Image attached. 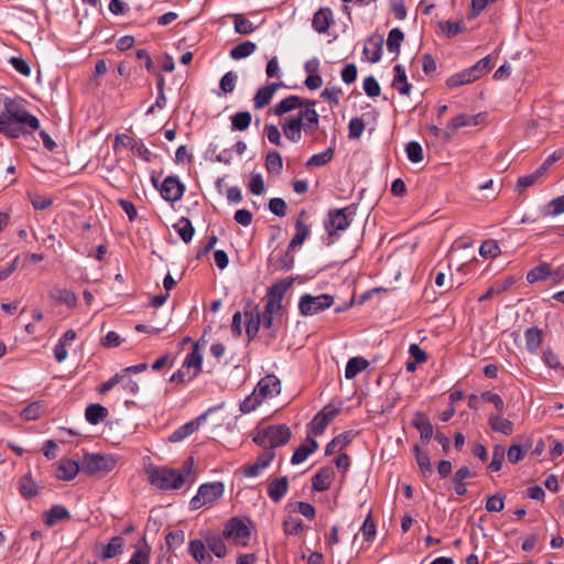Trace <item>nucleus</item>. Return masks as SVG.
I'll return each instance as SVG.
<instances>
[{"label":"nucleus","instance_id":"1","mask_svg":"<svg viewBox=\"0 0 564 564\" xmlns=\"http://www.w3.org/2000/svg\"><path fill=\"white\" fill-rule=\"evenodd\" d=\"M316 100L304 99L291 95L275 104L272 111L275 116H283L293 111L280 122L284 135L297 143L302 138V131L306 135H313L319 128V116L315 109Z\"/></svg>","mask_w":564,"mask_h":564},{"label":"nucleus","instance_id":"2","mask_svg":"<svg viewBox=\"0 0 564 564\" xmlns=\"http://www.w3.org/2000/svg\"><path fill=\"white\" fill-rule=\"evenodd\" d=\"M0 113V133L9 139L31 134L40 130L39 119L25 107L23 99L6 98Z\"/></svg>","mask_w":564,"mask_h":564},{"label":"nucleus","instance_id":"3","mask_svg":"<svg viewBox=\"0 0 564 564\" xmlns=\"http://www.w3.org/2000/svg\"><path fill=\"white\" fill-rule=\"evenodd\" d=\"M194 466L193 457H188L183 464V471L165 467H152L148 469L150 482L160 490L180 489L185 484V477L192 473Z\"/></svg>","mask_w":564,"mask_h":564},{"label":"nucleus","instance_id":"4","mask_svg":"<svg viewBox=\"0 0 564 564\" xmlns=\"http://www.w3.org/2000/svg\"><path fill=\"white\" fill-rule=\"evenodd\" d=\"M290 438L291 431L286 425H269L256 433L253 442L264 449L274 451L275 447L285 445Z\"/></svg>","mask_w":564,"mask_h":564},{"label":"nucleus","instance_id":"5","mask_svg":"<svg viewBox=\"0 0 564 564\" xmlns=\"http://www.w3.org/2000/svg\"><path fill=\"white\" fill-rule=\"evenodd\" d=\"M492 67L490 56H485L480 61H478L475 65L449 76L446 79V85L449 88H457L463 85H467L474 83L485 74H487Z\"/></svg>","mask_w":564,"mask_h":564},{"label":"nucleus","instance_id":"6","mask_svg":"<svg viewBox=\"0 0 564 564\" xmlns=\"http://www.w3.org/2000/svg\"><path fill=\"white\" fill-rule=\"evenodd\" d=\"M117 465V459L111 455L85 454L82 459V471L88 476H105Z\"/></svg>","mask_w":564,"mask_h":564},{"label":"nucleus","instance_id":"7","mask_svg":"<svg viewBox=\"0 0 564 564\" xmlns=\"http://www.w3.org/2000/svg\"><path fill=\"white\" fill-rule=\"evenodd\" d=\"M356 213L355 205L345 208L329 209L324 221V226L329 236H335L338 231L346 230Z\"/></svg>","mask_w":564,"mask_h":564},{"label":"nucleus","instance_id":"8","mask_svg":"<svg viewBox=\"0 0 564 564\" xmlns=\"http://www.w3.org/2000/svg\"><path fill=\"white\" fill-rule=\"evenodd\" d=\"M224 491L225 487L220 481L200 485L197 495L194 496L189 501L191 509L197 510L205 505L215 502L224 495Z\"/></svg>","mask_w":564,"mask_h":564},{"label":"nucleus","instance_id":"9","mask_svg":"<svg viewBox=\"0 0 564 564\" xmlns=\"http://www.w3.org/2000/svg\"><path fill=\"white\" fill-rule=\"evenodd\" d=\"M333 303L334 297L329 294H321L317 296L304 294L300 297L299 310L302 315L312 316L329 308Z\"/></svg>","mask_w":564,"mask_h":564},{"label":"nucleus","instance_id":"10","mask_svg":"<svg viewBox=\"0 0 564 564\" xmlns=\"http://www.w3.org/2000/svg\"><path fill=\"white\" fill-rule=\"evenodd\" d=\"M292 281L280 280L274 283L267 293V303L264 310L267 313L275 314L282 307V300L286 291L291 288Z\"/></svg>","mask_w":564,"mask_h":564},{"label":"nucleus","instance_id":"11","mask_svg":"<svg viewBox=\"0 0 564 564\" xmlns=\"http://www.w3.org/2000/svg\"><path fill=\"white\" fill-rule=\"evenodd\" d=\"M253 391L261 401L276 397L281 392V381L275 375H268L258 382Z\"/></svg>","mask_w":564,"mask_h":564},{"label":"nucleus","instance_id":"12","mask_svg":"<svg viewBox=\"0 0 564 564\" xmlns=\"http://www.w3.org/2000/svg\"><path fill=\"white\" fill-rule=\"evenodd\" d=\"M185 191L184 184L176 176H167L161 187V196L167 202H177Z\"/></svg>","mask_w":564,"mask_h":564},{"label":"nucleus","instance_id":"13","mask_svg":"<svg viewBox=\"0 0 564 564\" xmlns=\"http://www.w3.org/2000/svg\"><path fill=\"white\" fill-rule=\"evenodd\" d=\"M223 534L226 539L239 543L249 538L250 531L242 520L232 518L226 523Z\"/></svg>","mask_w":564,"mask_h":564},{"label":"nucleus","instance_id":"14","mask_svg":"<svg viewBox=\"0 0 564 564\" xmlns=\"http://www.w3.org/2000/svg\"><path fill=\"white\" fill-rule=\"evenodd\" d=\"M275 456L274 451L271 448L264 449L257 458V460L249 465L243 467V475L246 477H257L261 474L263 469H265L271 462L273 460Z\"/></svg>","mask_w":564,"mask_h":564},{"label":"nucleus","instance_id":"15","mask_svg":"<svg viewBox=\"0 0 564 564\" xmlns=\"http://www.w3.org/2000/svg\"><path fill=\"white\" fill-rule=\"evenodd\" d=\"M203 356L199 352V344L196 343L193 350L186 356L182 367L188 372V378H196L202 371Z\"/></svg>","mask_w":564,"mask_h":564},{"label":"nucleus","instance_id":"16","mask_svg":"<svg viewBox=\"0 0 564 564\" xmlns=\"http://www.w3.org/2000/svg\"><path fill=\"white\" fill-rule=\"evenodd\" d=\"M206 413L199 415L193 421H189L185 423L184 425L180 426L176 431H174L170 436L169 441L173 443H177L193 434L195 431L198 430L202 422L206 419Z\"/></svg>","mask_w":564,"mask_h":564},{"label":"nucleus","instance_id":"17","mask_svg":"<svg viewBox=\"0 0 564 564\" xmlns=\"http://www.w3.org/2000/svg\"><path fill=\"white\" fill-rule=\"evenodd\" d=\"M283 83H271L259 88L253 97V106L256 109H262L271 101L276 89L282 87Z\"/></svg>","mask_w":564,"mask_h":564},{"label":"nucleus","instance_id":"18","mask_svg":"<svg viewBox=\"0 0 564 564\" xmlns=\"http://www.w3.org/2000/svg\"><path fill=\"white\" fill-rule=\"evenodd\" d=\"M289 489V480L286 476L275 478L268 485V496L278 503L282 500Z\"/></svg>","mask_w":564,"mask_h":564},{"label":"nucleus","instance_id":"19","mask_svg":"<svg viewBox=\"0 0 564 564\" xmlns=\"http://www.w3.org/2000/svg\"><path fill=\"white\" fill-rule=\"evenodd\" d=\"M48 296L55 304H65L70 308L77 305L76 294L67 289L53 288Z\"/></svg>","mask_w":564,"mask_h":564},{"label":"nucleus","instance_id":"20","mask_svg":"<svg viewBox=\"0 0 564 564\" xmlns=\"http://www.w3.org/2000/svg\"><path fill=\"white\" fill-rule=\"evenodd\" d=\"M412 425L420 432L422 441L427 443L433 437V425L424 413H415Z\"/></svg>","mask_w":564,"mask_h":564},{"label":"nucleus","instance_id":"21","mask_svg":"<svg viewBox=\"0 0 564 564\" xmlns=\"http://www.w3.org/2000/svg\"><path fill=\"white\" fill-rule=\"evenodd\" d=\"M318 447V443L310 435L306 438V443L300 445L292 455L291 463L299 465L303 463L307 456L314 453Z\"/></svg>","mask_w":564,"mask_h":564},{"label":"nucleus","instance_id":"22","mask_svg":"<svg viewBox=\"0 0 564 564\" xmlns=\"http://www.w3.org/2000/svg\"><path fill=\"white\" fill-rule=\"evenodd\" d=\"M334 478V469L332 467L322 468L312 480L313 489L316 491L327 490Z\"/></svg>","mask_w":564,"mask_h":564},{"label":"nucleus","instance_id":"23","mask_svg":"<svg viewBox=\"0 0 564 564\" xmlns=\"http://www.w3.org/2000/svg\"><path fill=\"white\" fill-rule=\"evenodd\" d=\"M393 72L394 76L392 80V87L395 88L401 95L409 96L412 89V85L406 80L404 67L398 64L394 66Z\"/></svg>","mask_w":564,"mask_h":564},{"label":"nucleus","instance_id":"24","mask_svg":"<svg viewBox=\"0 0 564 564\" xmlns=\"http://www.w3.org/2000/svg\"><path fill=\"white\" fill-rule=\"evenodd\" d=\"M476 474L471 471L468 467L464 466L458 468L452 478V481L454 484L455 492L458 496H464L467 492V487L465 484V480L468 478L475 477Z\"/></svg>","mask_w":564,"mask_h":564},{"label":"nucleus","instance_id":"25","mask_svg":"<svg viewBox=\"0 0 564 564\" xmlns=\"http://www.w3.org/2000/svg\"><path fill=\"white\" fill-rule=\"evenodd\" d=\"M82 470V463L75 460H62L57 468L56 477L62 480H72Z\"/></svg>","mask_w":564,"mask_h":564},{"label":"nucleus","instance_id":"26","mask_svg":"<svg viewBox=\"0 0 564 564\" xmlns=\"http://www.w3.org/2000/svg\"><path fill=\"white\" fill-rule=\"evenodd\" d=\"M488 424L494 432L503 435H511L513 433V423L499 414H491L488 417Z\"/></svg>","mask_w":564,"mask_h":564},{"label":"nucleus","instance_id":"27","mask_svg":"<svg viewBox=\"0 0 564 564\" xmlns=\"http://www.w3.org/2000/svg\"><path fill=\"white\" fill-rule=\"evenodd\" d=\"M355 434L352 431H346L335 438H333L325 448V455L329 456L335 454L336 452L343 449L345 446H347L351 440L354 438Z\"/></svg>","mask_w":564,"mask_h":564},{"label":"nucleus","instance_id":"28","mask_svg":"<svg viewBox=\"0 0 564 564\" xmlns=\"http://www.w3.org/2000/svg\"><path fill=\"white\" fill-rule=\"evenodd\" d=\"M188 551L199 564H210L213 558L208 554L205 544L200 540H192Z\"/></svg>","mask_w":564,"mask_h":564},{"label":"nucleus","instance_id":"29","mask_svg":"<svg viewBox=\"0 0 564 564\" xmlns=\"http://www.w3.org/2000/svg\"><path fill=\"white\" fill-rule=\"evenodd\" d=\"M383 40L369 39L365 45L364 54L367 56L370 63H377L380 61L382 55Z\"/></svg>","mask_w":564,"mask_h":564},{"label":"nucleus","instance_id":"30","mask_svg":"<svg viewBox=\"0 0 564 564\" xmlns=\"http://www.w3.org/2000/svg\"><path fill=\"white\" fill-rule=\"evenodd\" d=\"M550 274H551V264L547 262H542L539 265L532 268L527 273V281L530 284L545 281L546 279L550 278Z\"/></svg>","mask_w":564,"mask_h":564},{"label":"nucleus","instance_id":"31","mask_svg":"<svg viewBox=\"0 0 564 564\" xmlns=\"http://www.w3.org/2000/svg\"><path fill=\"white\" fill-rule=\"evenodd\" d=\"M332 11L329 9H319L313 17V28L318 33H325L330 25Z\"/></svg>","mask_w":564,"mask_h":564},{"label":"nucleus","instance_id":"32","mask_svg":"<svg viewBox=\"0 0 564 564\" xmlns=\"http://www.w3.org/2000/svg\"><path fill=\"white\" fill-rule=\"evenodd\" d=\"M173 227L185 243L192 241L195 234V228L187 217H181L178 221L173 225Z\"/></svg>","mask_w":564,"mask_h":564},{"label":"nucleus","instance_id":"33","mask_svg":"<svg viewBox=\"0 0 564 564\" xmlns=\"http://www.w3.org/2000/svg\"><path fill=\"white\" fill-rule=\"evenodd\" d=\"M481 115L470 116V115H458L451 120L447 128L451 130L452 135L454 132L463 127L468 126H477L479 123V118Z\"/></svg>","mask_w":564,"mask_h":564},{"label":"nucleus","instance_id":"34","mask_svg":"<svg viewBox=\"0 0 564 564\" xmlns=\"http://www.w3.org/2000/svg\"><path fill=\"white\" fill-rule=\"evenodd\" d=\"M108 415V410L97 403L89 404L85 410V417L86 420L93 424L96 425L99 422L104 421Z\"/></svg>","mask_w":564,"mask_h":564},{"label":"nucleus","instance_id":"35","mask_svg":"<svg viewBox=\"0 0 564 564\" xmlns=\"http://www.w3.org/2000/svg\"><path fill=\"white\" fill-rule=\"evenodd\" d=\"M369 366V361L362 357H352L348 360L345 368L346 379H354L359 372Z\"/></svg>","mask_w":564,"mask_h":564},{"label":"nucleus","instance_id":"36","mask_svg":"<svg viewBox=\"0 0 564 564\" xmlns=\"http://www.w3.org/2000/svg\"><path fill=\"white\" fill-rule=\"evenodd\" d=\"M308 235L310 227L299 218L295 223V235L289 243V250H294L300 247L306 240Z\"/></svg>","mask_w":564,"mask_h":564},{"label":"nucleus","instance_id":"37","mask_svg":"<svg viewBox=\"0 0 564 564\" xmlns=\"http://www.w3.org/2000/svg\"><path fill=\"white\" fill-rule=\"evenodd\" d=\"M124 540L121 536H113L109 543L104 547L100 558L107 560L121 554L123 551Z\"/></svg>","mask_w":564,"mask_h":564},{"label":"nucleus","instance_id":"38","mask_svg":"<svg viewBox=\"0 0 564 564\" xmlns=\"http://www.w3.org/2000/svg\"><path fill=\"white\" fill-rule=\"evenodd\" d=\"M527 349L536 352L542 343V330L538 327L528 328L524 333Z\"/></svg>","mask_w":564,"mask_h":564},{"label":"nucleus","instance_id":"39","mask_svg":"<svg viewBox=\"0 0 564 564\" xmlns=\"http://www.w3.org/2000/svg\"><path fill=\"white\" fill-rule=\"evenodd\" d=\"M335 149L333 147H328L325 151L312 155L307 162V167H321L326 165L333 160Z\"/></svg>","mask_w":564,"mask_h":564},{"label":"nucleus","instance_id":"40","mask_svg":"<svg viewBox=\"0 0 564 564\" xmlns=\"http://www.w3.org/2000/svg\"><path fill=\"white\" fill-rule=\"evenodd\" d=\"M245 316L247 317V327L246 333L249 337V339L254 338L258 335L259 328H260V313L256 308L254 312H245Z\"/></svg>","mask_w":564,"mask_h":564},{"label":"nucleus","instance_id":"41","mask_svg":"<svg viewBox=\"0 0 564 564\" xmlns=\"http://www.w3.org/2000/svg\"><path fill=\"white\" fill-rule=\"evenodd\" d=\"M20 494L22 497L30 499L39 494V487L32 479L31 474H26L20 480Z\"/></svg>","mask_w":564,"mask_h":564},{"label":"nucleus","instance_id":"42","mask_svg":"<svg viewBox=\"0 0 564 564\" xmlns=\"http://www.w3.org/2000/svg\"><path fill=\"white\" fill-rule=\"evenodd\" d=\"M70 517L68 510L61 506L56 505L51 508L48 511L45 523L50 527L54 525L56 522L68 519Z\"/></svg>","mask_w":564,"mask_h":564},{"label":"nucleus","instance_id":"43","mask_svg":"<svg viewBox=\"0 0 564 564\" xmlns=\"http://www.w3.org/2000/svg\"><path fill=\"white\" fill-rule=\"evenodd\" d=\"M545 173L538 167L534 172L528 175L520 176L517 181V191L521 192L532 185H534L538 180H540Z\"/></svg>","mask_w":564,"mask_h":564},{"label":"nucleus","instance_id":"44","mask_svg":"<svg viewBox=\"0 0 564 564\" xmlns=\"http://www.w3.org/2000/svg\"><path fill=\"white\" fill-rule=\"evenodd\" d=\"M414 453H415L416 463L420 467L421 473L424 476L431 475L433 473V469H432V464H431V459H430L427 452L421 451L419 445H415Z\"/></svg>","mask_w":564,"mask_h":564},{"label":"nucleus","instance_id":"45","mask_svg":"<svg viewBox=\"0 0 564 564\" xmlns=\"http://www.w3.org/2000/svg\"><path fill=\"white\" fill-rule=\"evenodd\" d=\"M257 46L253 42L246 41L230 51V57L234 59H241L251 55L256 51Z\"/></svg>","mask_w":564,"mask_h":564},{"label":"nucleus","instance_id":"46","mask_svg":"<svg viewBox=\"0 0 564 564\" xmlns=\"http://www.w3.org/2000/svg\"><path fill=\"white\" fill-rule=\"evenodd\" d=\"M404 40V34L400 29H392L387 39V47L391 53L399 54L400 46Z\"/></svg>","mask_w":564,"mask_h":564},{"label":"nucleus","instance_id":"47","mask_svg":"<svg viewBox=\"0 0 564 564\" xmlns=\"http://www.w3.org/2000/svg\"><path fill=\"white\" fill-rule=\"evenodd\" d=\"M252 120L249 111H239L231 117V126L234 130L245 131L248 129Z\"/></svg>","mask_w":564,"mask_h":564},{"label":"nucleus","instance_id":"48","mask_svg":"<svg viewBox=\"0 0 564 564\" xmlns=\"http://www.w3.org/2000/svg\"><path fill=\"white\" fill-rule=\"evenodd\" d=\"M208 549L219 558L226 556L227 547L223 538L218 535H213L207 538L206 540Z\"/></svg>","mask_w":564,"mask_h":564},{"label":"nucleus","instance_id":"49","mask_svg":"<svg viewBox=\"0 0 564 564\" xmlns=\"http://www.w3.org/2000/svg\"><path fill=\"white\" fill-rule=\"evenodd\" d=\"M265 167L269 173H281L283 167L282 156L276 151H271L265 158Z\"/></svg>","mask_w":564,"mask_h":564},{"label":"nucleus","instance_id":"50","mask_svg":"<svg viewBox=\"0 0 564 564\" xmlns=\"http://www.w3.org/2000/svg\"><path fill=\"white\" fill-rule=\"evenodd\" d=\"M405 152L412 163H420L424 159L422 145L416 141H410L405 145Z\"/></svg>","mask_w":564,"mask_h":564},{"label":"nucleus","instance_id":"51","mask_svg":"<svg viewBox=\"0 0 564 564\" xmlns=\"http://www.w3.org/2000/svg\"><path fill=\"white\" fill-rule=\"evenodd\" d=\"M235 31L239 34H250L254 31V26L250 20L242 14L234 15Z\"/></svg>","mask_w":564,"mask_h":564},{"label":"nucleus","instance_id":"52","mask_svg":"<svg viewBox=\"0 0 564 564\" xmlns=\"http://www.w3.org/2000/svg\"><path fill=\"white\" fill-rule=\"evenodd\" d=\"M129 564H150V546L145 542L134 551Z\"/></svg>","mask_w":564,"mask_h":564},{"label":"nucleus","instance_id":"53","mask_svg":"<svg viewBox=\"0 0 564 564\" xmlns=\"http://www.w3.org/2000/svg\"><path fill=\"white\" fill-rule=\"evenodd\" d=\"M237 74L232 70L227 72L219 82V88L224 94H230L235 90Z\"/></svg>","mask_w":564,"mask_h":564},{"label":"nucleus","instance_id":"54","mask_svg":"<svg viewBox=\"0 0 564 564\" xmlns=\"http://www.w3.org/2000/svg\"><path fill=\"white\" fill-rule=\"evenodd\" d=\"M284 532L288 535H297L304 529V523L299 518L289 517L283 523Z\"/></svg>","mask_w":564,"mask_h":564},{"label":"nucleus","instance_id":"55","mask_svg":"<svg viewBox=\"0 0 564 564\" xmlns=\"http://www.w3.org/2000/svg\"><path fill=\"white\" fill-rule=\"evenodd\" d=\"M43 413V404L41 402H33L29 404L21 412V416L26 421H33L39 419Z\"/></svg>","mask_w":564,"mask_h":564},{"label":"nucleus","instance_id":"56","mask_svg":"<svg viewBox=\"0 0 564 564\" xmlns=\"http://www.w3.org/2000/svg\"><path fill=\"white\" fill-rule=\"evenodd\" d=\"M365 130V122L361 118L355 117L348 123V137L350 139H358Z\"/></svg>","mask_w":564,"mask_h":564},{"label":"nucleus","instance_id":"57","mask_svg":"<svg viewBox=\"0 0 564 564\" xmlns=\"http://www.w3.org/2000/svg\"><path fill=\"white\" fill-rule=\"evenodd\" d=\"M479 253L484 258H495L500 253V249L496 241L487 240L481 243Z\"/></svg>","mask_w":564,"mask_h":564},{"label":"nucleus","instance_id":"58","mask_svg":"<svg viewBox=\"0 0 564 564\" xmlns=\"http://www.w3.org/2000/svg\"><path fill=\"white\" fill-rule=\"evenodd\" d=\"M262 401L258 397V394L253 391L249 397H247L240 404V411L242 413H250L254 411Z\"/></svg>","mask_w":564,"mask_h":564},{"label":"nucleus","instance_id":"59","mask_svg":"<svg viewBox=\"0 0 564 564\" xmlns=\"http://www.w3.org/2000/svg\"><path fill=\"white\" fill-rule=\"evenodd\" d=\"M505 508V497L500 494L490 496L486 501L488 512H500Z\"/></svg>","mask_w":564,"mask_h":564},{"label":"nucleus","instance_id":"60","mask_svg":"<svg viewBox=\"0 0 564 564\" xmlns=\"http://www.w3.org/2000/svg\"><path fill=\"white\" fill-rule=\"evenodd\" d=\"M329 423L321 414H316L308 424L310 434L321 435Z\"/></svg>","mask_w":564,"mask_h":564},{"label":"nucleus","instance_id":"61","mask_svg":"<svg viewBox=\"0 0 564 564\" xmlns=\"http://www.w3.org/2000/svg\"><path fill=\"white\" fill-rule=\"evenodd\" d=\"M529 449V446L522 447L520 445H511L507 452L508 460L511 464H517L521 459H523L527 451Z\"/></svg>","mask_w":564,"mask_h":564},{"label":"nucleus","instance_id":"62","mask_svg":"<svg viewBox=\"0 0 564 564\" xmlns=\"http://www.w3.org/2000/svg\"><path fill=\"white\" fill-rule=\"evenodd\" d=\"M9 63L12 65V67L22 76L29 77L31 75V67L28 64L26 61H24L22 57L12 56L9 59Z\"/></svg>","mask_w":564,"mask_h":564},{"label":"nucleus","instance_id":"63","mask_svg":"<svg viewBox=\"0 0 564 564\" xmlns=\"http://www.w3.org/2000/svg\"><path fill=\"white\" fill-rule=\"evenodd\" d=\"M480 399L485 402L492 403L498 412H502L505 410V402L497 393L485 391L480 394Z\"/></svg>","mask_w":564,"mask_h":564},{"label":"nucleus","instance_id":"64","mask_svg":"<svg viewBox=\"0 0 564 564\" xmlns=\"http://www.w3.org/2000/svg\"><path fill=\"white\" fill-rule=\"evenodd\" d=\"M364 89L369 97H378L381 93L380 86L373 76H368L365 78Z\"/></svg>","mask_w":564,"mask_h":564}]
</instances>
